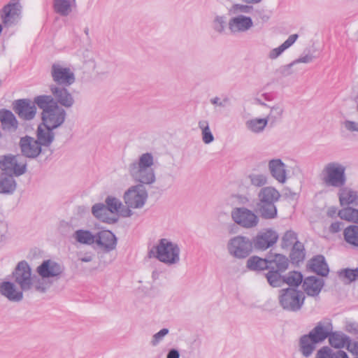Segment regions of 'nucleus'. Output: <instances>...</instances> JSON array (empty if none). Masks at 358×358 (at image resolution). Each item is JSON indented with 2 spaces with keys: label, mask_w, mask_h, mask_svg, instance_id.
<instances>
[{
  "label": "nucleus",
  "mask_w": 358,
  "mask_h": 358,
  "mask_svg": "<svg viewBox=\"0 0 358 358\" xmlns=\"http://www.w3.org/2000/svg\"><path fill=\"white\" fill-rule=\"evenodd\" d=\"M339 276L346 280L347 282L354 281L358 277V268H345L339 271Z\"/></svg>",
  "instance_id": "nucleus-53"
},
{
  "label": "nucleus",
  "mask_w": 358,
  "mask_h": 358,
  "mask_svg": "<svg viewBox=\"0 0 358 358\" xmlns=\"http://www.w3.org/2000/svg\"><path fill=\"white\" fill-rule=\"evenodd\" d=\"M323 285V280L314 276L305 278L303 283V289L310 296L318 295Z\"/></svg>",
  "instance_id": "nucleus-26"
},
{
  "label": "nucleus",
  "mask_w": 358,
  "mask_h": 358,
  "mask_svg": "<svg viewBox=\"0 0 358 358\" xmlns=\"http://www.w3.org/2000/svg\"><path fill=\"white\" fill-rule=\"evenodd\" d=\"M310 268L322 276H326L329 273V268L325 262L324 257L318 255L314 257L309 264Z\"/></svg>",
  "instance_id": "nucleus-33"
},
{
  "label": "nucleus",
  "mask_w": 358,
  "mask_h": 358,
  "mask_svg": "<svg viewBox=\"0 0 358 358\" xmlns=\"http://www.w3.org/2000/svg\"><path fill=\"white\" fill-rule=\"evenodd\" d=\"M334 352L329 347H323L317 351L315 358H331Z\"/></svg>",
  "instance_id": "nucleus-56"
},
{
  "label": "nucleus",
  "mask_w": 358,
  "mask_h": 358,
  "mask_svg": "<svg viewBox=\"0 0 358 358\" xmlns=\"http://www.w3.org/2000/svg\"><path fill=\"white\" fill-rule=\"evenodd\" d=\"M211 28L214 33L222 35L226 32L228 22L224 15L215 14L210 23Z\"/></svg>",
  "instance_id": "nucleus-37"
},
{
  "label": "nucleus",
  "mask_w": 358,
  "mask_h": 358,
  "mask_svg": "<svg viewBox=\"0 0 358 358\" xmlns=\"http://www.w3.org/2000/svg\"><path fill=\"white\" fill-rule=\"evenodd\" d=\"M20 145L23 155L29 158H35L42 151V145L38 141L30 136H24L20 139Z\"/></svg>",
  "instance_id": "nucleus-21"
},
{
  "label": "nucleus",
  "mask_w": 358,
  "mask_h": 358,
  "mask_svg": "<svg viewBox=\"0 0 358 358\" xmlns=\"http://www.w3.org/2000/svg\"><path fill=\"white\" fill-rule=\"evenodd\" d=\"M210 102L211 104H213L215 107L218 106V107L224 108L229 103V99L227 97H224V98L222 99L218 96H215V97L210 99Z\"/></svg>",
  "instance_id": "nucleus-55"
},
{
  "label": "nucleus",
  "mask_w": 358,
  "mask_h": 358,
  "mask_svg": "<svg viewBox=\"0 0 358 358\" xmlns=\"http://www.w3.org/2000/svg\"><path fill=\"white\" fill-rule=\"evenodd\" d=\"M345 241L354 247H358V226L350 225L343 231Z\"/></svg>",
  "instance_id": "nucleus-43"
},
{
  "label": "nucleus",
  "mask_w": 358,
  "mask_h": 358,
  "mask_svg": "<svg viewBox=\"0 0 358 358\" xmlns=\"http://www.w3.org/2000/svg\"><path fill=\"white\" fill-rule=\"evenodd\" d=\"M305 299L303 292L294 288L282 289L279 291L280 305L285 310L297 311L302 307Z\"/></svg>",
  "instance_id": "nucleus-8"
},
{
  "label": "nucleus",
  "mask_w": 358,
  "mask_h": 358,
  "mask_svg": "<svg viewBox=\"0 0 358 358\" xmlns=\"http://www.w3.org/2000/svg\"><path fill=\"white\" fill-rule=\"evenodd\" d=\"M303 276L301 273L297 271L289 272L283 278V282L291 286H298L301 283Z\"/></svg>",
  "instance_id": "nucleus-49"
},
{
  "label": "nucleus",
  "mask_w": 358,
  "mask_h": 358,
  "mask_svg": "<svg viewBox=\"0 0 358 358\" xmlns=\"http://www.w3.org/2000/svg\"><path fill=\"white\" fill-rule=\"evenodd\" d=\"M169 330L167 328H163L158 332L152 335L150 343L152 347H156L159 345L164 338L169 334Z\"/></svg>",
  "instance_id": "nucleus-52"
},
{
  "label": "nucleus",
  "mask_w": 358,
  "mask_h": 358,
  "mask_svg": "<svg viewBox=\"0 0 358 358\" xmlns=\"http://www.w3.org/2000/svg\"><path fill=\"white\" fill-rule=\"evenodd\" d=\"M150 252L159 262L169 266L177 265L180 262V247L170 238H159Z\"/></svg>",
  "instance_id": "nucleus-4"
},
{
  "label": "nucleus",
  "mask_w": 358,
  "mask_h": 358,
  "mask_svg": "<svg viewBox=\"0 0 358 358\" xmlns=\"http://www.w3.org/2000/svg\"><path fill=\"white\" fill-rule=\"evenodd\" d=\"M0 293L12 301H20L23 298L22 292L14 283L8 281L0 283Z\"/></svg>",
  "instance_id": "nucleus-25"
},
{
  "label": "nucleus",
  "mask_w": 358,
  "mask_h": 358,
  "mask_svg": "<svg viewBox=\"0 0 358 358\" xmlns=\"http://www.w3.org/2000/svg\"><path fill=\"white\" fill-rule=\"evenodd\" d=\"M16 182L10 175L1 174L0 176V194H11L16 189Z\"/></svg>",
  "instance_id": "nucleus-34"
},
{
  "label": "nucleus",
  "mask_w": 358,
  "mask_h": 358,
  "mask_svg": "<svg viewBox=\"0 0 358 358\" xmlns=\"http://www.w3.org/2000/svg\"><path fill=\"white\" fill-rule=\"evenodd\" d=\"M34 105H37L43 112L52 108L55 103L52 95H39L34 99Z\"/></svg>",
  "instance_id": "nucleus-45"
},
{
  "label": "nucleus",
  "mask_w": 358,
  "mask_h": 358,
  "mask_svg": "<svg viewBox=\"0 0 358 358\" xmlns=\"http://www.w3.org/2000/svg\"><path fill=\"white\" fill-rule=\"evenodd\" d=\"M268 123L264 117H250L245 119L244 127L250 134L260 135L264 132Z\"/></svg>",
  "instance_id": "nucleus-23"
},
{
  "label": "nucleus",
  "mask_w": 358,
  "mask_h": 358,
  "mask_svg": "<svg viewBox=\"0 0 358 358\" xmlns=\"http://www.w3.org/2000/svg\"><path fill=\"white\" fill-rule=\"evenodd\" d=\"M108 208L106 205L105 206L103 203H96L92 206V214L100 220L110 223L111 219L108 217Z\"/></svg>",
  "instance_id": "nucleus-46"
},
{
  "label": "nucleus",
  "mask_w": 358,
  "mask_h": 358,
  "mask_svg": "<svg viewBox=\"0 0 358 358\" xmlns=\"http://www.w3.org/2000/svg\"><path fill=\"white\" fill-rule=\"evenodd\" d=\"M290 257L294 262L299 263L303 260L305 252L303 245L300 242L295 243L292 247Z\"/></svg>",
  "instance_id": "nucleus-47"
},
{
  "label": "nucleus",
  "mask_w": 358,
  "mask_h": 358,
  "mask_svg": "<svg viewBox=\"0 0 358 358\" xmlns=\"http://www.w3.org/2000/svg\"><path fill=\"white\" fill-rule=\"evenodd\" d=\"M330 229L333 232H337L341 229V223L340 222H334L330 226Z\"/></svg>",
  "instance_id": "nucleus-61"
},
{
  "label": "nucleus",
  "mask_w": 358,
  "mask_h": 358,
  "mask_svg": "<svg viewBox=\"0 0 358 358\" xmlns=\"http://www.w3.org/2000/svg\"><path fill=\"white\" fill-rule=\"evenodd\" d=\"M232 220L244 229L256 227L259 222L258 215L252 210L245 207H236L231 212Z\"/></svg>",
  "instance_id": "nucleus-11"
},
{
  "label": "nucleus",
  "mask_w": 358,
  "mask_h": 358,
  "mask_svg": "<svg viewBox=\"0 0 358 358\" xmlns=\"http://www.w3.org/2000/svg\"><path fill=\"white\" fill-rule=\"evenodd\" d=\"M337 196L341 206H357L358 205V190L346 186L338 188Z\"/></svg>",
  "instance_id": "nucleus-20"
},
{
  "label": "nucleus",
  "mask_w": 358,
  "mask_h": 358,
  "mask_svg": "<svg viewBox=\"0 0 358 358\" xmlns=\"http://www.w3.org/2000/svg\"><path fill=\"white\" fill-rule=\"evenodd\" d=\"M268 266L271 268H275L278 271H285L289 264L288 259L282 255L274 254L268 257Z\"/></svg>",
  "instance_id": "nucleus-32"
},
{
  "label": "nucleus",
  "mask_w": 358,
  "mask_h": 358,
  "mask_svg": "<svg viewBox=\"0 0 358 358\" xmlns=\"http://www.w3.org/2000/svg\"><path fill=\"white\" fill-rule=\"evenodd\" d=\"M317 343L308 334L302 336L299 342L300 352L306 357H310L316 348Z\"/></svg>",
  "instance_id": "nucleus-30"
},
{
  "label": "nucleus",
  "mask_w": 358,
  "mask_h": 358,
  "mask_svg": "<svg viewBox=\"0 0 358 358\" xmlns=\"http://www.w3.org/2000/svg\"><path fill=\"white\" fill-rule=\"evenodd\" d=\"M297 34L290 35L287 39L277 48H272L269 50L267 55V57L271 60H275L280 57L282 53L289 48L297 40Z\"/></svg>",
  "instance_id": "nucleus-28"
},
{
  "label": "nucleus",
  "mask_w": 358,
  "mask_h": 358,
  "mask_svg": "<svg viewBox=\"0 0 358 358\" xmlns=\"http://www.w3.org/2000/svg\"><path fill=\"white\" fill-rule=\"evenodd\" d=\"M15 110L20 117L27 120H32L36 113V106L29 99L16 101Z\"/></svg>",
  "instance_id": "nucleus-22"
},
{
  "label": "nucleus",
  "mask_w": 358,
  "mask_h": 358,
  "mask_svg": "<svg viewBox=\"0 0 358 358\" xmlns=\"http://www.w3.org/2000/svg\"><path fill=\"white\" fill-rule=\"evenodd\" d=\"M198 127L201 131L202 141L205 144H210L214 141L215 138L210 128V123L207 120H200L198 122Z\"/></svg>",
  "instance_id": "nucleus-39"
},
{
  "label": "nucleus",
  "mask_w": 358,
  "mask_h": 358,
  "mask_svg": "<svg viewBox=\"0 0 358 358\" xmlns=\"http://www.w3.org/2000/svg\"><path fill=\"white\" fill-rule=\"evenodd\" d=\"M75 0H54V9L57 13L67 16L72 11Z\"/></svg>",
  "instance_id": "nucleus-38"
},
{
  "label": "nucleus",
  "mask_w": 358,
  "mask_h": 358,
  "mask_svg": "<svg viewBox=\"0 0 358 358\" xmlns=\"http://www.w3.org/2000/svg\"><path fill=\"white\" fill-rule=\"evenodd\" d=\"M243 3H245L244 4L247 5H255L261 3L263 0H241Z\"/></svg>",
  "instance_id": "nucleus-62"
},
{
  "label": "nucleus",
  "mask_w": 358,
  "mask_h": 358,
  "mask_svg": "<svg viewBox=\"0 0 358 358\" xmlns=\"http://www.w3.org/2000/svg\"><path fill=\"white\" fill-rule=\"evenodd\" d=\"M66 116V113L64 109L57 104H53L52 108L42 112V124L55 129L64 122Z\"/></svg>",
  "instance_id": "nucleus-14"
},
{
  "label": "nucleus",
  "mask_w": 358,
  "mask_h": 358,
  "mask_svg": "<svg viewBox=\"0 0 358 358\" xmlns=\"http://www.w3.org/2000/svg\"><path fill=\"white\" fill-rule=\"evenodd\" d=\"M331 358H349L347 353L343 350H338L334 352Z\"/></svg>",
  "instance_id": "nucleus-59"
},
{
  "label": "nucleus",
  "mask_w": 358,
  "mask_h": 358,
  "mask_svg": "<svg viewBox=\"0 0 358 358\" xmlns=\"http://www.w3.org/2000/svg\"><path fill=\"white\" fill-rule=\"evenodd\" d=\"M278 239V233L271 229H266L257 234L254 238V245L255 248L261 250H266L273 246Z\"/></svg>",
  "instance_id": "nucleus-18"
},
{
  "label": "nucleus",
  "mask_w": 358,
  "mask_h": 358,
  "mask_svg": "<svg viewBox=\"0 0 358 358\" xmlns=\"http://www.w3.org/2000/svg\"><path fill=\"white\" fill-rule=\"evenodd\" d=\"M333 327L331 322H320L308 334L315 341L320 343L329 338L330 333L332 331Z\"/></svg>",
  "instance_id": "nucleus-24"
},
{
  "label": "nucleus",
  "mask_w": 358,
  "mask_h": 358,
  "mask_svg": "<svg viewBox=\"0 0 358 358\" xmlns=\"http://www.w3.org/2000/svg\"><path fill=\"white\" fill-rule=\"evenodd\" d=\"M345 330L350 334H358V323L352 321H347L345 325Z\"/></svg>",
  "instance_id": "nucleus-57"
},
{
  "label": "nucleus",
  "mask_w": 358,
  "mask_h": 358,
  "mask_svg": "<svg viewBox=\"0 0 358 358\" xmlns=\"http://www.w3.org/2000/svg\"><path fill=\"white\" fill-rule=\"evenodd\" d=\"M63 271L62 264L52 259L43 261L36 268L40 278L35 282V289L41 292H45L52 285V279L58 278Z\"/></svg>",
  "instance_id": "nucleus-7"
},
{
  "label": "nucleus",
  "mask_w": 358,
  "mask_h": 358,
  "mask_svg": "<svg viewBox=\"0 0 358 358\" xmlns=\"http://www.w3.org/2000/svg\"><path fill=\"white\" fill-rule=\"evenodd\" d=\"M338 216L343 220L358 224V208L345 206L338 211Z\"/></svg>",
  "instance_id": "nucleus-40"
},
{
  "label": "nucleus",
  "mask_w": 358,
  "mask_h": 358,
  "mask_svg": "<svg viewBox=\"0 0 358 358\" xmlns=\"http://www.w3.org/2000/svg\"><path fill=\"white\" fill-rule=\"evenodd\" d=\"M122 199L127 206L122 211L123 217H130L134 214L133 210L144 208L148 199V192L144 185L136 184L124 191Z\"/></svg>",
  "instance_id": "nucleus-6"
},
{
  "label": "nucleus",
  "mask_w": 358,
  "mask_h": 358,
  "mask_svg": "<svg viewBox=\"0 0 358 358\" xmlns=\"http://www.w3.org/2000/svg\"><path fill=\"white\" fill-rule=\"evenodd\" d=\"M0 169L6 174L20 176L26 171V163L20 156L3 155L0 157Z\"/></svg>",
  "instance_id": "nucleus-12"
},
{
  "label": "nucleus",
  "mask_w": 358,
  "mask_h": 358,
  "mask_svg": "<svg viewBox=\"0 0 358 358\" xmlns=\"http://www.w3.org/2000/svg\"><path fill=\"white\" fill-rule=\"evenodd\" d=\"M250 185L255 187H264L268 184V177L266 173L253 172L247 176Z\"/></svg>",
  "instance_id": "nucleus-41"
},
{
  "label": "nucleus",
  "mask_w": 358,
  "mask_h": 358,
  "mask_svg": "<svg viewBox=\"0 0 358 358\" xmlns=\"http://www.w3.org/2000/svg\"><path fill=\"white\" fill-rule=\"evenodd\" d=\"M247 267L252 271H262L269 268L268 259H262L257 256L250 257L247 261Z\"/></svg>",
  "instance_id": "nucleus-42"
},
{
  "label": "nucleus",
  "mask_w": 358,
  "mask_h": 358,
  "mask_svg": "<svg viewBox=\"0 0 358 358\" xmlns=\"http://www.w3.org/2000/svg\"><path fill=\"white\" fill-rule=\"evenodd\" d=\"M313 60V56L311 55H306L304 56H301L299 58H298L297 59H295L294 61L291 62L290 64L282 66V73L285 75H289L292 73L291 68L294 65L299 64V63H306V64L310 63Z\"/></svg>",
  "instance_id": "nucleus-48"
},
{
  "label": "nucleus",
  "mask_w": 358,
  "mask_h": 358,
  "mask_svg": "<svg viewBox=\"0 0 358 358\" xmlns=\"http://www.w3.org/2000/svg\"><path fill=\"white\" fill-rule=\"evenodd\" d=\"M22 13V6L19 0H11L1 11V18L6 27H11L20 20Z\"/></svg>",
  "instance_id": "nucleus-15"
},
{
  "label": "nucleus",
  "mask_w": 358,
  "mask_h": 358,
  "mask_svg": "<svg viewBox=\"0 0 358 358\" xmlns=\"http://www.w3.org/2000/svg\"><path fill=\"white\" fill-rule=\"evenodd\" d=\"M52 80L59 86L69 87L76 81L73 69L63 62H55L50 70Z\"/></svg>",
  "instance_id": "nucleus-10"
},
{
  "label": "nucleus",
  "mask_w": 358,
  "mask_h": 358,
  "mask_svg": "<svg viewBox=\"0 0 358 358\" xmlns=\"http://www.w3.org/2000/svg\"><path fill=\"white\" fill-rule=\"evenodd\" d=\"M280 271H270L266 274L268 282L272 287H280L283 282V278L279 273Z\"/></svg>",
  "instance_id": "nucleus-50"
},
{
  "label": "nucleus",
  "mask_w": 358,
  "mask_h": 358,
  "mask_svg": "<svg viewBox=\"0 0 358 358\" xmlns=\"http://www.w3.org/2000/svg\"><path fill=\"white\" fill-rule=\"evenodd\" d=\"M0 121L3 128L6 130L13 131L17 128V120L14 114L8 110H0Z\"/></svg>",
  "instance_id": "nucleus-29"
},
{
  "label": "nucleus",
  "mask_w": 358,
  "mask_h": 358,
  "mask_svg": "<svg viewBox=\"0 0 358 358\" xmlns=\"http://www.w3.org/2000/svg\"><path fill=\"white\" fill-rule=\"evenodd\" d=\"M298 242L296 234L289 230L286 231L282 238V247L284 248H289Z\"/></svg>",
  "instance_id": "nucleus-51"
},
{
  "label": "nucleus",
  "mask_w": 358,
  "mask_h": 358,
  "mask_svg": "<svg viewBox=\"0 0 358 358\" xmlns=\"http://www.w3.org/2000/svg\"><path fill=\"white\" fill-rule=\"evenodd\" d=\"M51 127L41 124L37 129V141L42 146L48 147L54 141L55 133Z\"/></svg>",
  "instance_id": "nucleus-27"
},
{
  "label": "nucleus",
  "mask_w": 358,
  "mask_h": 358,
  "mask_svg": "<svg viewBox=\"0 0 358 358\" xmlns=\"http://www.w3.org/2000/svg\"><path fill=\"white\" fill-rule=\"evenodd\" d=\"M154 156L152 153L145 152L141 155L138 159L128 166V173L131 178L138 184L152 185L156 180L153 169Z\"/></svg>",
  "instance_id": "nucleus-1"
},
{
  "label": "nucleus",
  "mask_w": 358,
  "mask_h": 358,
  "mask_svg": "<svg viewBox=\"0 0 358 358\" xmlns=\"http://www.w3.org/2000/svg\"><path fill=\"white\" fill-rule=\"evenodd\" d=\"M50 91L53 96L55 103L64 108H71L75 103L73 94L66 86H59L52 84L50 86Z\"/></svg>",
  "instance_id": "nucleus-16"
},
{
  "label": "nucleus",
  "mask_w": 358,
  "mask_h": 358,
  "mask_svg": "<svg viewBox=\"0 0 358 358\" xmlns=\"http://www.w3.org/2000/svg\"><path fill=\"white\" fill-rule=\"evenodd\" d=\"M253 10L252 6L242 3H234L228 9L231 17L228 22V28L233 34L247 32L254 26L251 17L246 15Z\"/></svg>",
  "instance_id": "nucleus-2"
},
{
  "label": "nucleus",
  "mask_w": 358,
  "mask_h": 358,
  "mask_svg": "<svg viewBox=\"0 0 358 358\" xmlns=\"http://www.w3.org/2000/svg\"><path fill=\"white\" fill-rule=\"evenodd\" d=\"M329 341L332 347L341 349L347 346L350 337L340 331H331L329 336Z\"/></svg>",
  "instance_id": "nucleus-36"
},
{
  "label": "nucleus",
  "mask_w": 358,
  "mask_h": 358,
  "mask_svg": "<svg viewBox=\"0 0 358 358\" xmlns=\"http://www.w3.org/2000/svg\"><path fill=\"white\" fill-rule=\"evenodd\" d=\"M342 128L350 133H358V121L345 119L341 122Z\"/></svg>",
  "instance_id": "nucleus-54"
},
{
  "label": "nucleus",
  "mask_w": 358,
  "mask_h": 358,
  "mask_svg": "<svg viewBox=\"0 0 358 358\" xmlns=\"http://www.w3.org/2000/svg\"><path fill=\"white\" fill-rule=\"evenodd\" d=\"M166 358H180V353L176 349H171L166 355Z\"/></svg>",
  "instance_id": "nucleus-60"
},
{
  "label": "nucleus",
  "mask_w": 358,
  "mask_h": 358,
  "mask_svg": "<svg viewBox=\"0 0 358 358\" xmlns=\"http://www.w3.org/2000/svg\"><path fill=\"white\" fill-rule=\"evenodd\" d=\"M268 169L271 177L280 184L286 183L288 179V171L286 164L279 158L270 159Z\"/></svg>",
  "instance_id": "nucleus-17"
},
{
  "label": "nucleus",
  "mask_w": 358,
  "mask_h": 358,
  "mask_svg": "<svg viewBox=\"0 0 358 358\" xmlns=\"http://www.w3.org/2000/svg\"><path fill=\"white\" fill-rule=\"evenodd\" d=\"M346 348L347 350L353 355H358V341L351 342V341L350 340Z\"/></svg>",
  "instance_id": "nucleus-58"
},
{
  "label": "nucleus",
  "mask_w": 358,
  "mask_h": 358,
  "mask_svg": "<svg viewBox=\"0 0 358 358\" xmlns=\"http://www.w3.org/2000/svg\"><path fill=\"white\" fill-rule=\"evenodd\" d=\"M72 238L76 243L86 245H92L96 241L95 234L87 229L76 230Z\"/></svg>",
  "instance_id": "nucleus-31"
},
{
  "label": "nucleus",
  "mask_w": 358,
  "mask_h": 358,
  "mask_svg": "<svg viewBox=\"0 0 358 358\" xmlns=\"http://www.w3.org/2000/svg\"><path fill=\"white\" fill-rule=\"evenodd\" d=\"M283 107L280 104H275L270 108L269 113L264 117L268 123L271 124L278 122L282 117Z\"/></svg>",
  "instance_id": "nucleus-44"
},
{
  "label": "nucleus",
  "mask_w": 358,
  "mask_h": 358,
  "mask_svg": "<svg viewBox=\"0 0 358 358\" xmlns=\"http://www.w3.org/2000/svg\"><path fill=\"white\" fill-rule=\"evenodd\" d=\"M92 259V257L91 255H87L84 257H82L80 258V260L83 262H90Z\"/></svg>",
  "instance_id": "nucleus-63"
},
{
  "label": "nucleus",
  "mask_w": 358,
  "mask_h": 358,
  "mask_svg": "<svg viewBox=\"0 0 358 358\" xmlns=\"http://www.w3.org/2000/svg\"><path fill=\"white\" fill-rule=\"evenodd\" d=\"M280 194L273 186H266L260 189L257 194V208L264 219H274L277 217V208L275 203L279 201Z\"/></svg>",
  "instance_id": "nucleus-5"
},
{
  "label": "nucleus",
  "mask_w": 358,
  "mask_h": 358,
  "mask_svg": "<svg viewBox=\"0 0 358 358\" xmlns=\"http://www.w3.org/2000/svg\"><path fill=\"white\" fill-rule=\"evenodd\" d=\"M320 184L326 188L338 189L346 184V166L338 162L326 163L318 175Z\"/></svg>",
  "instance_id": "nucleus-3"
},
{
  "label": "nucleus",
  "mask_w": 358,
  "mask_h": 358,
  "mask_svg": "<svg viewBox=\"0 0 358 358\" xmlns=\"http://www.w3.org/2000/svg\"><path fill=\"white\" fill-rule=\"evenodd\" d=\"M227 252L234 258L243 259L252 251V243L249 238L238 235L231 238L227 243Z\"/></svg>",
  "instance_id": "nucleus-9"
},
{
  "label": "nucleus",
  "mask_w": 358,
  "mask_h": 358,
  "mask_svg": "<svg viewBox=\"0 0 358 358\" xmlns=\"http://www.w3.org/2000/svg\"><path fill=\"white\" fill-rule=\"evenodd\" d=\"M14 277L15 282L24 291L31 288L35 289V282L38 280V277L31 276V268L26 262H20L15 271Z\"/></svg>",
  "instance_id": "nucleus-13"
},
{
  "label": "nucleus",
  "mask_w": 358,
  "mask_h": 358,
  "mask_svg": "<svg viewBox=\"0 0 358 358\" xmlns=\"http://www.w3.org/2000/svg\"><path fill=\"white\" fill-rule=\"evenodd\" d=\"M105 203L108 211L123 217L122 211L124 208H127V206L123 204L120 199L115 196L109 195L106 197Z\"/></svg>",
  "instance_id": "nucleus-35"
},
{
  "label": "nucleus",
  "mask_w": 358,
  "mask_h": 358,
  "mask_svg": "<svg viewBox=\"0 0 358 358\" xmlns=\"http://www.w3.org/2000/svg\"><path fill=\"white\" fill-rule=\"evenodd\" d=\"M96 247L104 252H109L115 249L117 238L113 233L108 230H102L95 234Z\"/></svg>",
  "instance_id": "nucleus-19"
}]
</instances>
